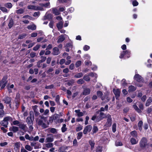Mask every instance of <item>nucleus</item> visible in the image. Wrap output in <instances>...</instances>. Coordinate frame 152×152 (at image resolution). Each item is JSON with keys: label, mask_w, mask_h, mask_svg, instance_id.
Listing matches in <instances>:
<instances>
[{"label": "nucleus", "mask_w": 152, "mask_h": 152, "mask_svg": "<svg viewBox=\"0 0 152 152\" xmlns=\"http://www.w3.org/2000/svg\"><path fill=\"white\" fill-rule=\"evenodd\" d=\"M18 130V128L16 126H13L12 127V131L15 132Z\"/></svg>", "instance_id": "obj_46"}, {"label": "nucleus", "mask_w": 152, "mask_h": 152, "mask_svg": "<svg viewBox=\"0 0 152 152\" xmlns=\"http://www.w3.org/2000/svg\"><path fill=\"white\" fill-rule=\"evenodd\" d=\"M33 110L35 116H37L39 114V112L38 110H37L36 108L34 109L33 108Z\"/></svg>", "instance_id": "obj_59"}, {"label": "nucleus", "mask_w": 152, "mask_h": 152, "mask_svg": "<svg viewBox=\"0 0 152 152\" xmlns=\"http://www.w3.org/2000/svg\"><path fill=\"white\" fill-rule=\"evenodd\" d=\"M106 118H107V120L105 126L107 127H110L111 126L112 124V118L111 116L109 114L106 115Z\"/></svg>", "instance_id": "obj_7"}, {"label": "nucleus", "mask_w": 152, "mask_h": 152, "mask_svg": "<svg viewBox=\"0 0 152 152\" xmlns=\"http://www.w3.org/2000/svg\"><path fill=\"white\" fill-rule=\"evenodd\" d=\"M134 108L138 113H140L142 112L141 110L139 109L137 105H133Z\"/></svg>", "instance_id": "obj_33"}, {"label": "nucleus", "mask_w": 152, "mask_h": 152, "mask_svg": "<svg viewBox=\"0 0 152 152\" xmlns=\"http://www.w3.org/2000/svg\"><path fill=\"white\" fill-rule=\"evenodd\" d=\"M39 118H37L36 119V121L38 125L43 129H45L48 127V125L44 123L46 120V118L42 115H40L39 116Z\"/></svg>", "instance_id": "obj_1"}, {"label": "nucleus", "mask_w": 152, "mask_h": 152, "mask_svg": "<svg viewBox=\"0 0 152 152\" xmlns=\"http://www.w3.org/2000/svg\"><path fill=\"white\" fill-rule=\"evenodd\" d=\"M89 143L91 147V149L92 150L94 148L95 143L92 140H90L89 142Z\"/></svg>", "instance_id": "obj_35"}, {"label": "nucleus", "mask_w": 152, "mask_h": 152, "mask_svg": "<svg viewBox=\"0 0 152 152\" xmlns=\"http://www.w3.org/2000/svg\"><path fill=\"white\" fill-rule=\"evenodd\" d=\"M81 64V62L80 61H78L76 62L75 63V66L76 67H77L79 66Z\"/></svg>", "instance_id": "obj_58"}, {"label": "nucleus", "mask_w": 152, "mask_h": 152, "mask_svg": "<svg viewBox=\"0 0 152 152\" xmlns=\"http://www.w3.org/2000/svg\"><path fill=\"white\" fill-rule=\"evenodd\" d=\"M71 0H58V1L60 3H69L70 1Z\"/></svg>", "instance_id": "obj_52"}, {"label": "nucleus", "mask_w": 152, "mask_h": 152, "mask_svg": "<svg viewBox=\"0 0 152 152\" xmlns=\"http://www.w3.org/2000/svg\"><path fill=\"white\" fill-rule=\"evenodd\" d=\"M52 116L54 120H57L59 118V115L56 113L53 115Z\"/></svg>", "instance_id": "obj_42"}, {"label": "nucleus", "mask_w": 152, "mask_h": 152, "mask_svg": "<svg viewBox=\"0 0 152 152\" xmlns=\"http://www.w3.org/2000/svg\"><path fill=\"white\" fill-rule=\"evenodd\" d=\"M130 142L132 145H134L138 143V140L134 138H132L130 139Z\"/></svg>", "instance_id": "obj_23"}, {"label": "nucleus", "mask_w": 152, "mask_h": 152, "mask_svg": "<svg viewBox=\"0 0 152 152\" xmlns=\"http://www.w3.org/2000/svg\"><path fill=\"white\" fill-rule=\"evenodd\" d=\"M12 118L10 116H7L5 117L3 120L0 122V124L5 128L7 127L8 124V121L12 120Z\"/></svg>", "instance_id": "obj_4"}, {"label": "nucleus", "mask_w": 152, "mask_h": 152, "mask_svg": "<svg viewBox=\"0 0 152 152\" xmlns=\"http://www.w3.org/2000/svg\"><path fill=\"white\" fill-rule=\"evenodd\" d=\"M53 144L52 143L50 142L46 144L45 145V146L48 148H51L53 147Z\"/></svg>", "instance_id": "obj_43"}, {"label": "nucleus", "mask_w": 152, "mask_h": 152, "mask_svg": "<svg viewBox=\"0 0 152 152\" xmlns=\"http://www.w3.org/2000/svg\"><path fill=\"white\" fill-rule=\"evenodd\" d=\"M19 128L24 131H26L27 129V127L26 124L23 123H20L18 125Z\"/></svg>", "instance_id": "obj_15"}, {"label": "nucleus", "mask_w": 152, "mask_h": 152, "mask_svg": "<svg viewBox=\"0 0 152 152\" xmlns=\"http://www.w3.org/2000/svg\"><path fill=\"white\" fill-rule=\"evenodd\" d=\"M92 129V126L90 125H88L86 126L84 129L83 132L84 134H86L88 132H90Z\"/></svg>", "instance_id": "obj_12"}, {"label": "nucleus", "mask_w": 152, "mask_h": 152, "mask_svg": "<svg viewBox=\"0 0 152 152\" xmlns=\"http://www.w3.org/2000/svg\"><path fill=\"white\" fill-rule=\"evenodd\" d=\"M13 20L12 19H11L8 24V26L10 28H11L13 25Z\"/></svg>", "instance_id": "obj_37"}, {"label": "nucleus", "mask_w": 152, "mask_h": 152, "mask_svg": "<svg viewBox=\"0 0 152 152\" xmlns=\"http://www.w3.org/2000/svg\"><path fill=\"white\" fill-rule=\"evenodd\" d=\"M53 52L52 53V54L53 55H57L60 53L59 49L57 47H55L53 49Z\"/></svg>", "instance_id": "obj_16"}, {"label": "nucleus", "mask_w": 152, "mask_h": 152, "mask_svg": "<svg viewBox=\"0 0 152 152\" xmlns=\"http://www.w3.org/2000/svg\"><path fill=\"white\" fill-rule=\"evenodd\" d=\"M57 27L58 29H61L63 27V23L62 21H61L57 24Z\"/></svg>", "instance_id": "obj_26"}, {"label": "nucleus", "mask_w": 152, "mask_h": 152, "mask_svg": "<svg viewBox=\"0 0 152 152\" xmlns=\"http://www.w3.org/2000/svg\"><path fill=\"white\" fill-rule=\"evenodd\" d=\"M66 148L64 146H62L60 147L58 149V151L60 152H66L65 151Z\"/></svg>", "instance_id": "obj_31"}, {"label": "nucleus", "mask_w": 152, "mask_h": 152, "mask_svg": "<svg viewBox=\"0 0 152 152\" xmlns=\"http://www.w3.org/2000/svg\"><path fill=\"white\" fill-rule=\"evenodd\" d=\"M7 77L4 76L0 81V88H1V89L4 88L6 86L7 83Z\"/></svg>", "instance_id": "obj_5"}, {"label": "nucleus", "mask_w": 152, "mask_h": 152, "mask_svg": "<svg viewBox=\"0 0 152 152\" xmlns=\"http://www.w3.org/2000/svg\"><path fill=\"white\" fill-rule=\"evenodd\" d=\"M39 5L42 6L43 7H44L46 8H49L50 7V3L49 1L45 3H40Z\"/></svg>", "instance_id": "obj_19"}, {"label": "nucleus", "mask_w": 152, "mask_h": 152, "mask_svg": "<svg viewBox=\"0 0 152 152\" xmlns=\"http://www.w3.org/2000/svg\"><path fill=\"white\" fill-rule=\"evenodd\" d=\"M97 95L98 97H100L101 99L102 100H104L106 99L105 100L106 102H108L110 100V99L109 98L107 94H105L103 96V93L101 91H97Z\"/></svg>", "instance_id": "obj_3"}, {"label": "nucleus", "mask_w": 152, "mask_h": 152, "mask_svg": "<svg viewBox=\"0 0 152 152\" xmlns=\"http://www.w3.org/2000/svg\"><path fill=\"white\" fill-rule=\"evenodd\" d=\"M27 28L28 29H31L32 30H35L36 29V26L34 25H28L27 27Z\"/></svg>", "instance_id": "obj_25"}, {"label": "nucleus", "mask_w": 152, "mask_h": 152, "mask_svg": "<svg viewBox=\"0 0 152 152\" xmlns=\"http://www.w3.org/2000/svg\"><path fill=\"white\" fill-rule=\"evenodd\" d=\"M66 125L65 124H63L62 127L61 128V131L62 132H64L67 130V128L66 127Z\"/></svg>", "instance_id": "obj_32"}, {"label": "nucleus", "mask_w": 152, "mask_h": 152, "mask_svg": "<svg viewBox=\"0 0 152 152\" xmlns=\"http://www.w3.org/2000/svg\"><path fill=\"white\" fill-rule=\"evenodd\" d=\"M106 115L103 112H100L99 115L97 116L96 115H94L91 118L92 120H96V122H98L102 120L104 118H106Z\"/></svg>", "instance_id": "obj_2"}, {"label": "nucleus", "mask_w": 152, "mask_h": 152, "mask_svg": "<svg viewBox=\"0 0 152 152\" xmlns=\"http://www.w3.org/2000/svg\"><path fill=\"white\" fill-rule=\"evenodd\" d=\"M11 98L9 96H6L3 99V101L6 104H9L10 108L11 107L10 102L11 101Z\"/></svg>", "instance_id": "obj_13"}, {"label": "nucleus", "mask_w": 152, "mask_h": 152, "mask_svg": "<svg viewBox=\"0 0 152 152\" xmlns=\"http://www.w3.org/2000/svg\"><path fill=\"white\" fill-rule=\"evenodd\" d=\"M31 146L34 147V148L35 149L39 148L41 147L40 144L38 142H32L31 143Z\"/></svg>", "instance_id": "obj_10"}, {"label": "nucleus", "mask_w": 152, "mask_h": 152, "mask_svg": "<svg viewBox=\"0 0 152 152\" xmlns=\"http://www.w3.org/2000/svg\"><path fill=\"white\" fill-rule=\"evenodd\" d=\"M54 22L53 21H51L49 24V27L52 28H53V24Z\"/></svg>", "instance_id": "obj_63"}, {"label": "nucleus", "mask_w": 152, "mask_h": 152, "mask_svg": "<svg viewBox=\"0 0 152 152\" xmlns=\"http://www.w3.org/2000/svg\"><path fill=\"white\" fill-rule=\"evenodd\" d=\"M48 40L44 39H37V41L38 42H41V43L47 42Z\"/></svg>", "instance_id": "obj_36"}, {"label": "nucleus", "mask_w": 152, "mask_h": 152, "mask_svg": "<svg viewBox=\"0 0 152 152\" xmlns=\"http://www.w3.org/2000/svg\"><path fill=\"white\" fill-rule=\"evenodd\" d=\"M136 89V87L132 85H131L129 87L128 91L129 92H132L135 91Z\"/></svg>", "instance_id": "obj_22"}, {"label": "nucleus", "mask_w": 152, "mask_h": 152, "mask_svg": "<svg viewBox=\"0 0 152 152\" xmlns=\"http://www.w3.org/2000/svg\"><path fill=\"white\" fill-rule=\"evenodd\" d=\"M59 99H60V97L59 95H57L56 96V99L55 101L57 102L58 104L59 103Z\"/></svg>", "instance_id": "obj_64"}, {"label": "nucleus", "mask_w": 152, "mask_h": 152, "mask_svg": "<svg viewBox=\"0 0 152 152\" xmlns=\"http://www.w3.org/2000/svg\"><path fill=\"white\" fill-rule=\"evenodd\" d=\"M113 92L115 94V98L116 99H117L120 96V91L118 89H113Z\"/></svg>", "instance_id": "obj_14"}, {"label": "nucleus", "mask_w": 152, "mask_h": 152, "mask_svg": "<svg viewBox=\"0 0 152 152\" xmlns=\"http://www.w3.org/2000/svg\"><path fill=\"white\" fill-rule=\"evenodd\" d=\"M83 129V126L81 125H79L78 127L76 128V130L77 132Z\"/></svg>", "instance_id": "obj_61"}, {"label": "nucleus", "mask_w": 152, "mask_h": 152, "mask_svg": "<svg viewBox=\"0 0 152 152\" xmlns=\"http://www.w3.org/2000/svg\"><path fill=\"white\" fill-rule=\"evenodd\" d=\"M66 46L67 48H70L71 49H72L73 48V45H72V43H68L66 44Z\"/></svg>", "instance_id": "obj_53"}, {"label": "nucleus", "mask_w": 152, "mask_h": 152, "mask_svg": "<svg viewBox=\"0 0 152 152\" xmlns=\"http://www.w3.org/2000/svg\"><path fill=\"white\" fill-rule=\"evenodd\" d=\"M152 102V98L151 97H150L148 99L147 101L145 103V105L146 106H148Z\"/></svg>", "instance_id": "obj_24"}, {"label": "nucleus", "mask_w": 152, "mask_h": 152, "mask_svg": "<svg viewBox=\"0 0 152 152\" xmlns=\"http://www.w3.org/2000/svg\"><path fill=\"white\" fill-rule=\"evenodd\" d=\"M89 76H88L87 75H85L83 77V79H84L87 81H89L90 80V78L89 77Z\"/></svg>", "instance_id": "obj_55"}, {"label": "nucleus", "mask_w": 152, "mask_h": 152, "mask_svg": "<svg viewBox=\"0 0 152 152\" xmlns=\"http://www.w3.org/2000/svg\"><path fill=\"white\" fill-rule=\"evenodd\" d=\"M46 142H50L54 140L53 136L52 134H48V136L45 139Z\"/></svg>", "instance_id": "obj_11"}, {"label": "nucleus", "mask_w": 152, "mask_h": 152, "mask_svg": "<svg viewBox=\"0 0 152 152\" xmlns=\"http://www.w3.org/2000/svg\"><path fill=\"white\" fill-rule=\"evenodd\" d=\"M27 8L28 9L36 10V6L30 5L28 6Z\"/></svg>", "instance_id": "obj_38"}, {"label": "nucleus", "mask_w": 152, "mask_h": 152, "mask_svg": "<svg viewBox=\"0 0 152 152\" xmlns=\"http://www.w3.org/2000/svg\"><path fill=\"white\" fill-rule=\"evenodd\" d=\"M116 123H114L112 125V130L113 132H115L116 131Z\"/></svg>", "instance_id": "obj_47"}, {"label": "nucleus", "mask_w": 152, "mask_h": 152, "mask_svg": "<svg viewBox=\"0 0 152 152\" xmlns=\"http://www.w3.org/2000/svg\"><path fill=\"white\" fill-rule=\"evenodd\" d=\"M36 10L44 11L45 10L44 9L42 6H36Z\"/></svg>", "instance_id": "obj_29"}, {"label": "nucleus", "mask_w": 152, "mask_h": 152, "mask_svg": "<svg viewBox=\"0 0 152 152\" xmlns=\"http://www.w3.org/2000/svg\"><path fill=\"white\" fill-rule=\"evenodd\" d=\"M54 86L53 84H51L49 86H46L45 88L46 89H51L54 88Z\"/></svg>", "instance_id": "obj_44"}, {"label": "nucleus", "mask_w": 152, "mask_h": 152, "mask_svg": "<svg viewBox=\"0 0 152 152\" xmlns=\"http://www.w3.org/2000/svg\"><path fill=\"white\" fill-rule=\"evenodd\" d=\"M0 10L4 12H7V10L4 7H1Z\"/></svg>", "instance_id": "obj_60"}, {"label": "nucleus", "mask_w": 152, "mask_h": 152, "mask_svg": "<svg viewBox=\"0 0 152 152\" xmlns=\"http://www.w3.org/2000/svg\"><path fill=\"white\" fill-rule=\"evenodd\" d=\"M75 112L77 114V115L78 117L83 116L84 115L83 113L80 112V110H75Z\"/></svg>", "instance_id": "obj_28"}, {"label": "nucleus", "mask_w": 152, "mask_h": 152, "mask_svg": "<svg viewBox=\"0 0 152 152\" xmlns=\"http://www.w3.org/2000/svg\"><path fill=\"white\" fill-rule=\"evenodd\" d=\"M140 144L141 147H145L147 145V139L145 137L142 138L140 142Z\"/></svg>", "instance_id": "obj_9"}, {"label": "nucleus", "mask_w": 152, "mask_h": 152, "mask_svg": "<svg viewBox=\"0 0 152 152\" xmlns=\"http://www.w3.org/2000/svg\"><path fill=\"white\" fill-rule=\"evenodd\" d=\"M131 135L133 137H137V132L135 131H133L130 132Z\"/></svg>", "instance_id": "obj_30"}, {"label": "nucleus", "mask_w": 152, "mask_h": 152, "mask_svg": "<svg viewBox=\"0 0 152 152\" xmlns=\"http://www.w3.org/2000/svg\"><path fill=\"white\" fill-rule=\"evenodd\" d=\"M84 82V80L82 79H80L77 81V83L79 84H82Z\"/></svg>", "instance_id": "obj_51"}, {"label": "nucleus", "mask_w": 152, "mask_h": 152, "mask_svg": "<svg viewBox=\"0 0 152 152\" xmlns=\"http://www.w3.org/2000/svg\"><path fill=\"white\" fill-rule=\"evenodd\" d=\"M4 106L3 104L1 103H0V117H2L4 115Z\"/></svg>", "instance_id": "obj_18"}, {"label": "nucleus", "mask_w": 152, "mask_h": 152, "mask_svg": "<svg viewBox=\"0 0 152 152\" xmlns=\"http://www.w3.org/2000/svg\"><path fill=\"white\" fill-rule=\"evenodd\" d=\"M83 76V74L82 72L79 73L75 75L74 77L76 78L81 77Z\"/></svg>", "instance_id": "obj_34"}, {"label": "nucleus", "mask_w": 152, "mask_h": 152, "mask_svg": "<svg viewBox=\"0 0 152 152\" xmlns=\"http://www.w3.org/2000/svg\"><path fill=\"white\" fill-rule=\"evenodd\" d=\"M5 6L6 7L9 8H10L12 7V4L10 3H7L5 5Z\"/></svg>", "instance_id": "obj_49"}, {"label": "nucleus", "mask_w": 152, "mask_h": 152, "mask_svg": "<svg viewBox=\"0 0 152 152\" xmlns=\"http://www.w3.org/2000/svg\"><path fill=\"white\" fill-rule=\"evenodd\" d=\"M134 80L139 83H143L144 80L143 77L141 76L138 74H136L134 76Z\"/></svg>", "instance_id": "obj_6"}, {"label": "nucleus", "mask_w": 152, "mask_h": 152, "mask_svg": "<svg viewBox=\"0 0 152 152\" xmlns=\"http://www.w3.org/2000/svg\"><path fill=\"white\" fill-rule=\"evenodd\" d=\"M52 10L53 13L55 15H58L60 14L59 11L56 8H52Z\"/></svg>", "instance_id": "obj_20"}, {"label": "nucleus", "mask_w": 152, "mask_h": 152, "mask_svg": "<svg viewBox=\"0 0 152 152\" xmlns=\"http://www.w3.org/2000/svg\"><path fill=\"white\" fill-rule=\"evenodd\" d=\"M25 148L28 151H31L32 150V148L31 146L28 145H26L25 146Z\"/></svg>", "instance_id": "obj_40"}, {"label": "nucleus", "mask_w": 152, "mask_h": 152, "mask_svg": "<svg viewBox=\"0 0 152 152\" xmlns=\"http://www.w3.org/2000/svg\"><path fill=\"white\" fill-rule=\"evenodd\" d=\"M74 80H69L67 83V84L68 86L72 85L74 83Z\"/></svg>", "instance_id": "obj_57"}, {"label": "nucleus", "mask_w": 152, "mask_h": 152, "mask_svg": "<svg viewBox=\"0 0 152 152\" xmlns=\"http://www.w3.org/2000/svg\"><path fill=\"white\" fill-rule=\"evenodd\" d=\"M32 118L30 117H28L26 119V122L28 125H33L34 120L32 119Z\"/></svg>", "instance_id": "obj_17"}, {"label": "nucleus", "mask_w": 152, "mask_h": 152, "mask_svg": "<svg viewBox=\"0 0 152 152\" xmlns=\"http://www.w3.org/2000/svg\"><path fill=\"white\" fill-rule=\"evenodd\" d=\"M24 11V10L23 9H20L16 11V12L17 14H21L23 13Z\"/></svg>", "instance_id": "obj_39"}, {"label": "nucleus", "mask_w": 152, "mask_h": 152, "mask_svg": "<svg viewBox=\"0 0 152 152\" xmlns=\"http://www.w3.org/2000/svg\"><path fill=\"white\" fill-rule=\"evenodd\" d=\"M143 122L142 121H140L138 124V126L139 127V129L140 130L142 129L141 127L142 125Z\"/></svg>", "instance_id": "obj_54"}, {"label": "nucleus", "mask_w": 152, "mask_h": 152, "mask_svg": "<svg viewBox=\"0 0 152 152\" xmlns=\"http://www.w3.org/2000/svg\"><path fill=\"white\" fill-rule=\"evenodd\" d=\"M48 129L52 133L56 134L57 133V130L55 128H50Z\"/></svg>", "instance_id": "obj_27"}, {"label": "nucleus", "mask_w": 152, "mask_h": 152, "mask_svg": "<svg viewBox=\"0 0 152 152\" xmlns=\"http://www.w3.org/2000/svg\"><path fill=\"white\" fill-rule=\"evenodd\" d=\"M147 112L148 114L152 112V106H150L148 108L147 110Z\"/></svg>", "instance_id": "obj_56"}, {"label": "nucleus", "mask_w": 152, "mask_h": 152, "mask_svg": "<svg viewBox=\"0 0 152 152\" xmlns=\"http://www.w3.org/2000/svg\"><path fill=\"white\" fill-rule=\"evenodd\" d=\"M83 136V133L82 132H80L77 133V137L78 140L80 139Z\"/></svg>", "instance_id": "obj_50"}, {"label": "nucleus", "mask_w": 152, "mask_h": 152, "mask_svg": "<svg viewBox=\"0 0 152 152\" xmlns=\"http://www.w3.org/2000/svg\"><path fill=\"white\" fill-rule=\"evenodd\" d=\"M90 90L89 88H86L83 92V94L86 95L89 94L90 93Z\"/></svg>", "instance_id": "obj_21"}, {"label": "nucleus", "mask_w": 152, "mask_h": 152, "mask_svg": "<svg viewBox=\"0 0 152 152\" xmlns=\"http://www.w3.org/2000/svg\"><path fill=\"white\" fill-rule=\"evenodd\" d=\"M98 128L96 126H94L93 127L92 131L93 133H96L98 131Z\"/></svg>", "instance_id": "obj_48"}, {"label": "nucleus", "mask_w": 152, "mask_h": 152, "mask_svg": "<svg viewBox=\"0 0 152 152\" xmlns=\"http://www.w3.org/2000/svg\"><path fill=\"white\" fill-rule=\"evenodd\" d=\"M50 11L49 10L46 12L45 15L42 18V20H45L46 19L50 20L51 19L53 18V15L50 13Z\"/></svg>", "instance_id": "obj_8"}, {"label": "nucleus", "mask_w": 152, "mask_h": 152, "mask_svg": "<svg viewBox=\"0 0 152 152\" xmlns=\"http://www.w3.org/2000/svg\"><path fill=\"white\" fill-rule=\"evenodd\" d=\"M88 76L92 77H95L96 78L97 77V74L95 73H94L93 72H91L88 74Z\"/></svg>", "instance_id": "obj_45"}, {"label": "nucleus", "mask_w": 152, "mask_h": 152, "mask_svg": "<svg viewBox=\"0 0 152 152\" xmlns=\"http://www.w3.org/2000/svg\"><path fill=\"white\" fill-rule=\"evenodd\" d=\"M32 141H38L39 139V137L38 136H36L35 137H33V136H32Z\"/></svg>", "instance_id": "obj_62"}, {"label": "nucleus", "mask_w": 152, "mask_h": 152, "mask_svg": "<svg viewBox=\"0 0 152 152\" xmlns=\"http://www.w3.org/2000/svg\"><path fill=\"white\" fill-rule=\"evenodd\" d=\"M32 136L30 137L28 134H26L25 136V137L26 139L29 140L30 141H32Z\"/></svg>", "instance_id": "obj_41"}]
</instances>
